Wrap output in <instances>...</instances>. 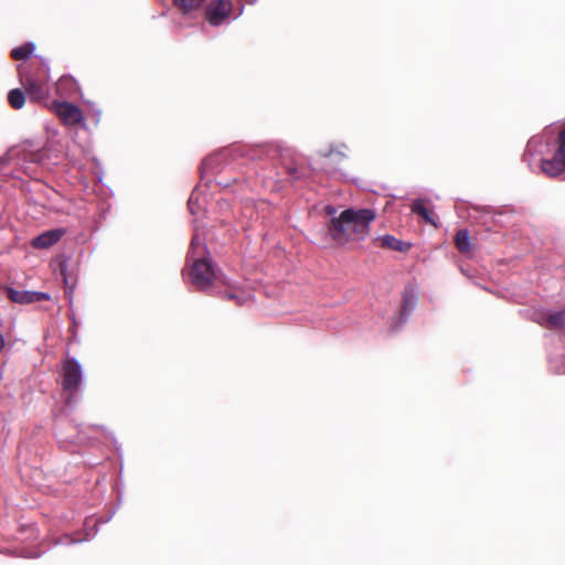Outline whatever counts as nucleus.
Instances as JSON below:
<instances>
[{
    "label": "nucleus",
    "instance_id": "a878e982",
    "mask_svg": "<svg viewBox=\"0 0 565 565\" xmlns=\"http://www.w3.org/2000/svg\"><path fill=\"white\" fill-rule=\"evenodd\" d=\"M324 211L328 215H331L332 217H334V214L337 213V209L332 205H327L324 207Z\"/></svg>",
    "mask_w": 565,
    "mask_h": 565
},
{
    "label": "nucleus",
    "instance_id": "2eb2a0df",
    "mask_svg": "<svg viewBox=\"0 0 565 565\" xmlns=\"http://www.w3.org/2000/svg\"><path fill=\"white\" fill-rule=\"evenodd\" d=\"M412 212L422 216L426 223L436 225L431 212L424 205L422 200H415L412 203Z\"/></svg>",
    "mask_w": 565,
    "mask_h": 565
},
{
    "label": "nucleus",
    "instance_id": "0eeeda50",
    "mask_svg": "<svg viewBox=\"0 0 565 565\" xmlns=\"http://www.w3.org/2000/svg\"><path fill=\"white\" fill-rule=\"evenodd\" d=\"M232 3L227 0L212 1L206 8V20L211 25H220L231 13Z\"/></svg>",
    "mask_w": 565,
    "mask_h": 565
},
{
    "label": "nucleus",
    "instance_id": "20e7f679",
    "mask_svg": "<svg viewBox=\"0 0 565 565\" xmlns=\"http://www.w3.org/2000/svg\"><path fill=\"white\" fill-rule=\"evenodd\" d=\"M62 387L70 393L66 403H72L73 394L77 392L84 381V374L81 363L75 358H67L62 366Z\"/></svg>",
    "mask_w": 565,
    "mask_h": 565
},
{
    "label": "nucleus",
    "instance_id": "f257e3e1",
    "mask_svg": "<svg viewBox=\"0 0 565 565\" xmlns=\"http://www.w3.org/2000/svg\"><path fill=\"white\" fill-rule=\"evenodd\" d=\"M188 263L190 264L188 276L198 290L207 291L214 282L222 281L230 288L223 294L225 299L236 300L238 305H242L249 298L248 294L236 289L228 281L221 278L214 269L207 248L198 232L194 233L191 241Z\"/></svg>",
    "mask_w": 565,
    "mask_h": 565
},
{
    "label": "nucleus",
    "instance_id": "bb28decb",
    "mask_svg": "<svg viewBox=\"0 0 565 565\" xmlns=\"http://www.w3.org/2000/svg\"><path fill=\"white\" fill-rule=\"evenodd\" d=\"M4 347H6V341H4L2 333L0 332V352H2Z\"/></svg>",
    "mask_w": 565,
    "mask_h": 565
},
{
    "label": "nucleus",
    "instance_id": "ddd939ff",
    "mask_svg": "<svg viewBox=\"0 0 565 565\" xmlns=\"http://www.w3.org/2000/svg\"><path fill=\"white\" fill-rule=\"evenodd\" d=\"M227 157V151H222V152H218V153H215L213 156H210L207 157L203 163H202V169L204 172H220L221 169H220V166L221 163L226 159Z\"/></svg>",
    "mask_w": 565,
    "mask_h": 565
},
{
    "label": "nucleus",
    "instance_id": "aec40b11",
    "mask_svg": "<svg viewBox=\"0 0 565 565\" xmlns=\"http://www.w3.org/2000/svg\"><path fill=\"white\" fill-rule=\"evenodd\" d=\"M205 0H174L175 4L184 12L189 13L202 7Z\"/></svg>",
    "mask_w": 565,
    "mask_h": 565
},
{
    "label": "nucleus",
    "instance_id": "39448f33",
    "mask_svg": "<svg viewBox=\"0 0 565 565\" xmlns=\"http://www.w3.org/2000/svg\"><path fill=\"white\" fill-rule=\"evenodd\" d=\"M54 111L66 126L84 122L82 110L67 102H54Z\"/></svg>",
    "mask_w": 565,
    "mask_h": 565
},
{
    "label": "nucleus",
    "instance_id": "4468645a",
    "mask_svg": "<svg viewBox=\"0 0 565 565\" xmlns=\"http://www.w3.org/2000/svg\"><path fill=\"white\" fill-rule=\"evenodd\" d=\"M541 170L546 175L555 178L565 171V164L554 157L552 160H542Z\"/></svg>",
    "mask_w": 565,
    "mask_h": 565
},
{
    "label": "nucleus",
    "instance_id": "a211bd4d",
    "mask_svg": "<svg viewBox=\"0 0 565 565\" xmlns=\"http://www.w3.org/2000/svg\"><path fill=\"white\" fill-rule=\"evenodd\" d=\"M8 100L12 108L20 109L25 103V95L21 89L14 88L9 92Z\"/></svg>",
    "mask_w": 565,
    "mask_h": 565
},
{
    "label": "nucleus",
    "instance_id": "393cba45",
    "mask_svg": "<svg viewBox=\"0 0 565 565\" xmlns=\"http://www.w3.org/2000/svg\"><path fill=\"white\" fill-rule=\"evenodd\" d=\"M72 84V79L71 78H66V77H63L61 78L57 84H56V88L57 90H61L63 87L67 86Z\"/></svg>",
    "mask_w": 565,
    "mask_h": 565
},
{
    "label": "nucleus",
    "instance_id": "5701e85b",
    "mask_svg": "<svg viewBox=\"0 0 565 565\" xmlns=\"http://www.w3.org/2000/svg\"><path fill=\"white\" fill-rule=\"evenodd\" d=\"M345 158L344 153L342 152H333L332 150L327 154V160H329L330 162H333V161H341Z\"/></svg>",
    "mask_w": 565,
    "mask_h": 565
},
{
    "label": "nucleus",
    "instance_id": "f3484780",
    "mask_svg": "<svg viewBox=\"0 0 565 565\" xmlns=\"http://www.w3.org/2000/svg\"><path fill=\"white\" fill-rule=\"evenodd\" d=\"M34 50H35V45L32 42H30L22 46H18V47L13 49L11 52V56L14 60H26L32 55Z\"/></svg>",
    "mask_w": 565,
    "mask_h": 565
},
{
    "label": "nucleus",
    "instance_id": "423d86ee",
    "mask_svg": "<svg viewBox=\"0 0 565 565\" xmlns=\"http://www.w3.org/2000/svg\"><path fill=\"white\" fill-rule=\"evenodd\" d=\"M6 291L8 298L12 302L19 305H29L51 299V296L47 292L42 291L17 290L12 287H7Z\"/></svg>",
    "mask_w": 565,
    "mask_h": 565
},
{
    "label": "nucleus",
    "instance_id": "7ed1b4c3",
    "mask_svg": "<svg viewBox=\"0 0 565 565\" xmlns=\"http://www.w3.org/2000/svg\"><path fill=\"white\" fill-rule=\"evenodd\" d=\"M7 158L9 161H17L18 163L43 164L49 156L45 143L38 139H26L13 146L7 152Z\"/></svg>",
    "mask_w": 565,
    "mask_h": 565
},
{
    "label": "nucleus",
    "instance_id": "f03ea898",
    "mask_svg": "<svg viewBox=\"0 0 565 565\" xmlns=\"http://www.w3.org/2000/svg\"><path fill=\"white\" fill-rule=\"evenodd\" d=\"M375 220L371 209H347L339 216L331 217L327 224V233L338 245L351 241H363L370 233V224Z\"/></svg>",
    "mask_w": 565,
    "mask_h": 565
},
{
    "label": "nucleus",
    "instance_id": "9d476101",
    "mask_svg": "<svg viewBox=\"0 0 565 565\" xmlns=\"http://www.w3.org/2000/svg\"><path fill=\"white\" fill-rule=\"evenodd\" d=\"M417 305V295L413 289L403 292L402 310L398 317L401 324H404Z\"/></svg>",
    "mask_w": 565,
    "mask_h": 565
},
{
    "label": "nucleus",
    "instance_id": "9b49d317",
    "mask_svg": "<svg viewBox=\"0 0 565 565\" xmlns=\"http://www.w3.org/2000/svg\"><path fill=\"white\" fill-rule=\"evenodd\" d=\"M377 242L381 247L397 252H407L412 246L409 243L397 239L388 234L377 237Z\"/></svg>",
    "mask_w": 565,
    "mask_h": 565
},
{
    "label": "nucleus",
    "instance_id": "4be33fe9",
    "mask_svg": "<svg viewBox=\"0 0 565 565\" xmlns=\"http://www.w3.org/2000/svg\"><path fill=\"white\" fill-rule=\"evenodd\" d=\"M259 152H262L270 158H274L277 152V149L274 146H263L259 148Z\"/></svg>",
    "mask_w": 565,
    "mask_h": 565
},
{
    "label": "nucleus",
    "instance_id": "6e6552de",
    "mask_svg": "<svg viewBox=\"0 0 565 565\" xmlns=\"http://www.w3.org/2000/svg\"><path fill=\"white\" fill-rule=\"evenodd\" d=\"M22 84L30 97L35 102L44 100L47 97V87L44 83L39 82L32 76H21Z\"/></svg>",
    "mask_w": 565,
    "mask_h": 565
},
{
    "label": "nucleus",
    "instance_id": "cd10ccee",
    "mask_svg": "<svg viewBox=\"0 0 565 565\" xmlns=\"http://www.w3.org/2000/svg\"><path fill=\"white\" fill-rule=\"evenodd\" d=\"M217 184L221 185V186H227L230 183L228 182H224L222 180H217Z\"/></svg>",
    "mask_w": 565,
    "mask_h": 565
},
{
    "label": "nucleus",
    "instance_id": "f8f14e48",
    "mask_svg": "<svg viewBox=\"0 0 565 565\" xmlns=\"http://www.w3.org/2000/svg\"><path fill=\"white\" fill-rule=\"evenodd\" d=\"M542 324H546L552 329H559L565 327V308L554 312L544 313L542 317Z\"/></svg>",
    "mask_w": 565,
    "mask_h": 565
},
{
    "label": "nucleus",
    "instance_id": "dca6fc26",
    "mask_svg": "<svg viewBox=\"0 0 565 565\" xmlns=\"http://www.w3.org/2000/svg\"><path fill=\"white\" fill-rule=\"evenodd\" d=\"M456 246L461 253H468L470 250V236L468 230L463 228L457 232Z\"/></svg>",
    "mask_w": 565,
    "mask_h": 565
},
{
    "label": "nucleus",
    "instance_id": "c756f323",
    "mask_svg": "<svg viewBox=\"0 0 565 565\" xmlns=\"http://www.w3.org/2000/svg\"><path fill=\"white\" fill-rule=\"evenodd\" d=\"M255 158H260V154H253L252 159H255Z\"/></svg>",
    "mask_w": 565,
    "mask_h": 565
},
{
    "label": "nucleus",
    "instance_id": "c85d7f7f",
    "mask_svg": "<svg viewBox=\"0 0 565 565\" xmlns=\"http://www.w3.org/2000/svg\"><path fill=\"white\" fill-rule=\"evenodd\" d=\"M529 156H530V152H529V150H526V151L524 152V154H523V160H524V161H527Z\"/></svg>",
    "mask_w": 565,
    "mask_h": 565
},
{
    "label": "nucleus",
    "instance_id": "7c9ffc66",
    "mask_svg": "<svg viewBox=\"0 0 565 565\" xmlns=\"http://www.w3.org/2000/svg\"><path fill=\"white\" fill-rule=\"evenodd\" d=\"M256 0H246L248 3H254Z\"/></svg>",
    "mask_w": 565,
    "mask_h": 565
},
{
    "label": "nucleus",
    "instance_id": "6ab92c4d",
    "mask_svg": "<svg viewBox=\"0 0 565 565\" xmlns=\"http://www.w3.org/2000/svg\"><path fill=\"white\" fill-rule=\"evenodd\" d=\"M188 207H189V211L191 214H198L201 209H202V204H201V190L200 188H195L189 200H188Z\"/></svg>",
    "mask_w": 565,
    "mask_h": 565
},
{
    "label": "nucleus",
    "instance_id": "412c9836",
    "mask_svg": "<svg viewBox=\"0 0 565 565\" xmlns=\"http://www.w3.org/2000/svg\"><path fill=\"white\" fill-rule=\"evenodd\" d=\"M88 537H89V534H87L86 537H82V539H74L71 535H65L60 539L58 543L60 544H75V543H79L85 540H88Z\"/></svg>",
    "mask_w": 565,
    "mask_h": 565
},
{
    "label": "nucleus",
    "instance_id": "b1692460",
    "mask_svg": "<svg viewBox=\"0 0 565 565\" xmlns=\"http://www.w3.org/2000/svg\"><path fill=\"white\" fill-rule=\"evenodd\" d=\"M286 170L287 172L289 173V175L292 178V179H299L300 178V173L298 171V169L294 166H286Z\"/></svg>",
    "mask_w": 565,
    "mask_h": 565
},
{
    "label": "nucleus",
    "instance_id": "1a4fd4ad",
    "mask_svg": "<svg viewBox=\"0 0 565 565\" xmlns=\"http://www.w3.org/2000/svg\"><path fill=\"white\" fill-rule=\"evenodd\" d=\"M64 234H65L64 228H55V230L46 231L33 238L32 246L34 248H41V249L50 248L51 246L56 244L62 238V236Z\"/></svg>",
    "mask_w": 565,
    "mask_h": 565
}]
</instances>
